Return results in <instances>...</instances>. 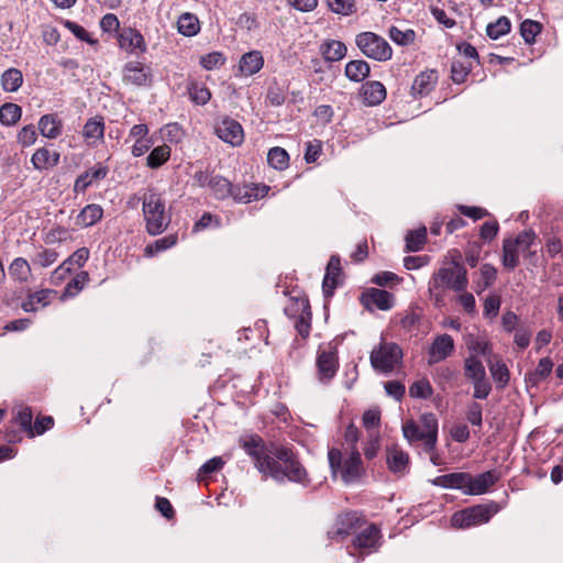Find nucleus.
I'll return each instance as SVG.
<instances>
[{
    "instance_id": "obj_27",
    "label": "nucleus",
    "mask_w": 563,
    "mask_h": 563,
    "mask_svg": "<svg viewBox=\"0 0 563 563\" xmlns=\"http://www.w3.org/2000/svg\"><path fill=\"white\" fill-rule=\"evenodd\" d=\"M519 253L520 249L512 242L511 238L504 240L501 262L506 269L512 271L519 265Z\"/></svg>"
},
{
    "instance_id": "obj_17",
    "label": "nucleus",
    "mask_w": 563,
    "mask_h": 563,
    "mask_svg": "<svg viewBox=\"0 0 563 563\" xmlns=\"http://www.w3.org/2000/svg\"><path fill=\"white\" fill-rule=\"evenodd\" d=\"M341 274V262L338 255H332L327 265L322 288L325 296H331L338 286V277Z\"/></svg>"
},
{
    "instance_id": "obj_22",
    "label": "nucleus",
    "mask_w": 563,
    "mask_h": 563,
    "mask_svg": "<svg viewBox=\"0 0 563 563\" xmlns=\"http://www.w3.org/2000/svg\"><path fill=\"white\" fill-rule=\"evenodd\" d=\"M320 52L327 62H338L345 57L347 48L341 41L328 40L321 44Z\"/></svg>"
},
{
    "instance_id": "obj_14",
    "label": "nucleus",
    "mask_w": 563,
    "mask_h": 563,
    "mask_svg": "<svg viewBox=\"0 0 563 563\" xmlns=\"http://www.w3.org/2000/svg\"><path fill=\"white\" fill-rule=\"evenodd\" d=\"M498 479L499 475H497L495 471L484 472L476 477L471 475V481L467 483L466 495L485 494Z\"/></svg>"
},
{
    "instance_id": "obj_21",
    "label": "nucleus",
    "mask_w": 563,
    "mask_h": 563,
    "mask_svg": "<svg viewBox=\"0 0 563 563\" xmlns=\"http://www.w3.org/2000/svg\"><path fill=\"white\" fill-rule=\"evenodd\" d=\"M360 517L356 512H344L338 517L336 520V529L334 531L329 532L331 538L335 537H345L352 530L356 529L360 523Z\"/></svg>"
},
{
    "instance_id": "obj_10",
    "label": "nucleus",
    "mask_w": 563,
    "mask_h": 563,
    "mask_svg": "<svg viewBox=\"0 0 563 563\" xmlns=\"http://www.w3.org/2000/svg\"><path fill=\"white\" fill-rule=\"evenodd\" d=\"M361 302L366 309L375 306L379 310L386 311L394 307V296L383 289L369 288L362 294Z\"/></svg>"
},
{
    "instance_id": "obj_61",
    "label": "nucleus",
    "mask_w": 563,
    "mask_h": 563,
    "mask_svg": "<svg viewBox=\"0 0 563 563\" xmlns=\"http://www.w3.org/2000/svg\"><path fill=\"white\" fill-rule=\"evenodd\" d=\"M401 278L391 272H380L372 278V283L380 287L398 284Z\"/></svg>"
},
{
    "instance_id": "obj_57",
    "label": "nucleus",
    "mask_w": 563,
    "mask_h": 563,
    "mask_svg": "<svg viewBox=\"0 0 563 563\" xmlns=\"http://www.w3.org/2000/svg\"><path fill=\"white\" fill-rule=\"evenodd\" d=\"M58 253L52 249H45L38 252L32 260L33 264L41 267H48L57 261Z\"/></svg>"
},
{
    "instance_id": "obj_7",
    "label": "nucleus",
    "mask_w": 563,
    "mask_h": 563,
    "mask_svg": "<svg viewBox=\"0 0 563 563\" xmlns=\"http://www.w3.org/2000/svg\"><path fill=\"white\" fill-rule=\"evenodd\" d=\"M369 358L375 369L388 373L401 361L402 351L396 343H382L371 352Z\"/></svg>"
},
{
    "instance_id": "obj_54",
    "label": "nucleus",
    "mask_w": 563,
    "mask_h": 563,
    "mask_svg": "<svg viewBox=\"0 0 563 563\" xmlns=\"http://www.w3.org/2000/svg\"><path fill=\"white\" fill-rule=\"evenodd\" d=\"M89 280L87 272L78 273L66 286L64 296H75L77 292L84 289L85 285Z\"/></svg>"
},
{
    "instance_id": "obj_29",
    "label": "nucleus",
    "mask_w": 563,
    "mask_h": 563,
    "mask_svg": "<svg viewBox=\"0 0 563 563\" xmlns=\"http://www.w3.org/2000/svg\"><path fill=\"white\" fill-rule=\"evenodd\" d=\"M421 429L427 435V451H433L438 438V420L432 413H426L421 417Z\"/></svg>"
},
{
    "instance_id": "obj_6",
    "label": "nucleus",
    "mask_w": 563,
    "mask_h": 563,
    "mask_svg": "<svg viewBox=\"0 0 563 563\" xmlns=\"http://www.w3.org/2000/svg\"><path fill=\"white\" fill-rule=\"evenodd\" d=\"M499 511V506L495 503L488 505H476L460 511H456L451 523L455 528H470L489 521L493 515Z\"/></svg>"
},
{
    "instance_id": "obj_35",
    "label": "nucleus",
    "mask_w": 563,
    "mask_h": 563,
    "mask_svg": "<svg viewBox=\"0 0 563 563\" xmlns=\"http://www.w3.org/2000/svg\"><path fill=\"white\" fill-rule=\"evenodd\" d=\"M210 189L217 199L222 200L230 196L233 198L235 187H233L227 178L220 175H214L210 185Z\"/></svg>"
},
{
    "instance_id": "obj_11",
    "label": "nucleus",
    "mask_w": 563,
    "mask_h": 563,
    "mask_svg": "<svg viewBox=\"0 0 563 563\" xmlns=\"http://www.w3.org/2000/svg\"><path fill=\"white\" fill-rule=\"evenodd\" d=\"M123 80L135 86H151L153 76L150 67L141 63H129L124 67Z\"/></svg>"
},
{
    "instance_id": "obj_24",
    "label": "nucleus",
    "mask_w": 563,
    "mask_h": 563,
    "mask_svg": "<svg viewBox=\"0 0 563 563\" xmlns=\"http://www.w3.org/2000/svg\"><path fill=\"white\" fill-rule=\"evenodd\" d=\"M35 169L43 170L56 166L59 162V153L51 152L45 147L38 148L31 158Z\"/></svg>"
},
{
    "instance_id": "obj_30",
    "label": "nucleus",
    "mask_w": 563,
    "mask_h": 563,
    "mask_svg": "<svg viewBox=\"0 0 563 563\" xmlns=\"http://www.w3.org/2000/svg\"><path fill=\"white\" fill-rule=\"evenodd\" d=\"M371 67L367 62L363 59L351 60L345 65V76L355 82L363 81L368 77Z\"/></svg>"
},
{
    "instance_id": "obj_33",
    "label": "nucleus",
    "mask_w": 563,
    "mask_h": 563,
    "mask_svg": "<svg viewBox=\"0 0 563 563\" xmlns=\"http://www.w3.org/2000/svg\"><path fill=\"white\" fill-rule=\"evenodd\" d=\"M464 375L472 383L487 377L483 363L474 355L464 360Z\"/></svg>"
},
{
    "instance_id": "obj_55",
    "label": "nucleus",
    "mask_w": 563,
    "mask_h": 563,
    "mask_svg": "<svg viewBox=\"0 0 563 563\" xmlns=\"http://www.w3.org/2000/svg\"><path fill=\"white\" fill-rule=\"evenodd\" d=\"M497 277V269L492 264H484L481 267L482 284H478L477 292H481L493 285Z\"/></svg>"
},
{
    "instance_id": "obj_2",
    "label": "nucleus",
    "mask_w": 563,
    "mask_h": 563,
    "mask_svg": "<svg viewBox=\"0 0 563 563\" xmlns=\"http://www.w3.org/2000/svg\"><path fill=\"white\" fill-rule=\"evenodd\" d=\"M468 285L467 271L453 260L449 267H441L429 282V291L437 306L442 305L445 289L464 291Z\"/></svg>"
},
{
    "instance_id": "obj_32",
    "label": "nucleus",
    "mask_w": 563,
    "mask_h": 563,
    "mask_svg": "<svg viewBox=\"0 0 563 563\" xmlns=\"http://www.w3.org/2000/svg\"><path fill=\"white\" fill-rule=\"evenodd\" d=\"M177 30L184 36H194L200 31L198 18L189 12L183 13L177 21Z\"/></svg>"
},
{
    "instance_id": "obj_34",
    "label": "nucleus",
    "mask_w": 563,
    "mask_h": 563,
    "mask_svg": "<svg viewBox=\"0 0 563 563\" xmlns=\"http://www.w3.org/2000/svg\"><path fill=\"white\" fill-rule=\"evenodd\" d=\"M88 258L89 250L87 247L78 249L55 271V274L69 273L73 266L81 267Z\"/></svg>"
},
{
    "instance_id": "obj_41",
    "label": "nucleus",
    "mask_w": 563,
    "mask_h": 563,
    "mask_svg": "<svg viewBox=\"0 0 563 563\" xmlns=\"http://www.w3.org/2000/svg\"><path fill=\"white\" fill-rule=\"evenodd\" d=\"M120 44L122 47L126 49L133 48H145L144 38L139 31L129 29L121 33L120 35Z\"/></svg>"
},
{
    "instance_id": "obj_40",
    "label": "nucleus",
    "mask_w": 563,
    "mask_h": 563,
    "mask_svg": "<svg viewBox=\"0 0 563 563\" xmlns=\"http://www.w3.org/2000/svg\"><path fill=\"white\" fill-rule=\"evenodd\" d=\"M23 82V75L16 68H10L2 74L1 84L5 91H16Z\"/></svg>"
},
{
    "instance_id": "obj_49",
    "label": "nucleus",
    "mask_w": 563,
    "mask_h": 563,
    "mask_svg": "<svg viewBox=\"0 0 563 563\" xmlns=\"http://www.w3.org/2000/svg\"><path fill=\"white\" fill-rule=\"evenodd\" d=\"M511 23L508 18L500 16L496 22L489 23L486 27L487 35L497 40L500 36L507 34L510 32Z\"/></svg>"
},
{
    "instance_id": "obj_51",
    "label": "nucleus",
    "mask_w": 563,
    "mask_h": 563,
    "mask_svg": "<svg viewBox=\"0 0 563 563\" xmlns=\"http://www.w3.org/2000/svg\"><path fill=\"white\" fill-rule=\"evenodd\" d=\"M388 35L398 45L407 46L412 44L416 37V33L408 29L406 31H401L397 26H391L388 31Z\"/></svg>"
},
{
    "instance_id": "obj_63",
    "label": "nucleus",
    "mask_w": 563,
    "mask_h": 563,
    "mask_svg": "<svg viewBox=\"0 0 563 563\" xmlns=\"http://www.w3.org/2000/svg\"><path fill=\"white\" fill-rule=\"evenodd\" d=\"M536 239V234L531 230L520 232L512 242L523 252L528 251Z\"/></svg>"
},
{
    "instance_id": "obj_13",
    "label": "nucleus",
    "mask_w": 563,
    "mask_h": 563,
    "mask_svg": "<svg viewBox=\"0 0 563 563\" xmlns=\"http://www.w3.org/2000/svg\"><path fill=\"white\" fill-rule=\"evenodd\" d=\"M269 191V187L264 184H251L243 187H235L233 199L240 203H249L253 200L264 198Z\"/></svg>"
},
{
    "instance_id": "obj_43",
    "label": "nucleus",
    "mask_w": 563,
    "mask_h": 563,
    "mask_svg": "<svg viewBox=\"0 0 563 563\" xmlns=\"http://www.w3.org/2000/svg\"><path fill=\"white\" fill-rule=\"evenodd\" d=\"M552 367L553 362L549 357L541 358L536 369L528 375L527 380L532 385H538L550 375Z\"/></svg>"
},
{
    "instance_id": "obj_46",
    "label": "nucleus",
    "mask_w": 563,
    "mask_h": 563,
    "mask_svg": "<svg viewBox=\"0 0 563 563\" xmlns=\"http://www.w3.org/2000/svg\"><path fill=\"white\" fill-rule=\"evenodd\" d=\"M267 162L275 169L283 170L288 167L289 156L286 150L276 146L269 150Z\"/></svg>"
},
{
    "instance_id": "obj_50",
    "label": "nucleus",
    "mask_w": 563,
    "mask_h": 563,
    "mask_svg": "<svg viewBox=\"0 0 563 563\" xmlns=\"http://www.w3.org/2000/svg\"><path fill=\"white\" fill-rule=\"evenodd\" d=\"M542 25L533 20L527 19L520 24V34L527 44L534 42L536 36L541 32Z\"/></svg>"
},
{
    "instance_id": "obj_38",
    "label": "nucleus",
    "mask_w": 563,
    "mask_h": 563,
    "mask_svg": "<svg viewBox=\"0 0 563 563\" xmlns=\"http://www.w3.org/2000/svg\"><path fill=\"white\" fill-rule=\"evenodd\" d=\"M170 157V147L166 144L154 147L146 158L150 168H158Z\"/></svg>"
},
{
    "instance_id": "obj_39",
    "label": "nucleus",
    "mask_w": 563,
    "mask_h": 563,
    "mask_svg": "<svg viewBox=\"0 0 563 563\" xmlns=\"http://www.w3.org/2000/svg\"><path fill=\"white\" fill-rule=\"evenodd\" d=\"M104 123L102 118H91L84 125L82 135L87 140H101L103 139Z\"/></svg>"
},
{
    "instance_id": "obj_16",
    "label": "nucleus",
    "mask_w": 563,
    "mask_h": 563,
    "mask_svg": "<svg viewBox=\"0 0 563 563\" xmlns=\"http://www.w3.org/2000/svg\"><path fill=\"white\" fill-rule=\"evenodd\" d=\"M361 96L366 106H377L386 98V88L380 81H367L362 86Z\"/></svg>"
},
{
    "instance_id": "obj_36",
    "label": "nucleus",
    "mask_w": 563,
    "mask_h": 563,
    "mask_svg": "<svg viewBox=\"0 0 563 563\" xmlns=\"http://www.w3.org/2000/svg\"><path fill=\"white\" fill-rule=\"evenodd\" d=\"M487 365L494 380L499 384L500 388L505 387L510 377L509 369L506 364L501 360L497 358L494 361L489 360Z\"/></svg>"
},
{
    "instance_id": "obj_47",
    "label": "nucleus",
    "mask_w": 563,
    "mask_h": 563,
    "mask_svg": "<svg viewBox=\"0 0 563 563\" xmlns=\"http://www.w3.org/2000/svg\"><path fill=\"white\" fill-rule=\"evenodd\" d=\"M187 90L190 99L197 104L203 106L211 98L210 90L205 85H200L196 81L190 82L187 87Z\"/></svg>"
},
{
    "instance_id": "obj_15",
    "label": "nucleus",
    "mask_w": 563,
    "mask_h": 563,
    "mask_svg": "<svg viewBox=\"0 0 563 563\" xmlns=\"http://www.w3.org/2000/svg\"><path fill=\"white\" fill-rule=\"evenodd\" d=\"M317 367L321 380L331 379L338 369V356L333 351H321L317 357Z\"/></svg>"
},
{
    "instance_id": "obj_20",
    "label": "nucleus",
    "mask_w": 563,
    "mask_h": 563,
    "mask_svg": "<svg viewBox=\"0 0 563 563\" xmlns=\"http://www.w3.org/2000/svg\"><path fill=\"white\" fill-rule=\"evenodd\" d=\"M53 294L54 291L49 289H42L40 291L30 294L22 302L21 307L26 312H35L38 309L49 305Z\"/></svg>"
},
{
    "instance_id": "obj_4",
    "label": "nucleus",
    "mask_w": 563,
    "mask_h": 563,
    "mask_svg": "<svg viewBox=\"0 0 563 563\" xmlns=\"http://www.w3.org/2000/svg\"><path fill=\"white\" fill-rule=\"evenodd\" d=\"M143 216L146 232L150 235H158L164 232L170 223V214L166 211L165 199L161 194L148 190L143 196Z\"/></svg>"
},
{
    "instance_id": "obj_52",
    "label": "nucleus",
    "mask_w": 563,
    "mask_h": 563,
    "mask_svg": "<svg viewBox=\"0 0 563 563\" xmlns=\"http://www.w3.org/2000/svg\"><path fill=\"white\" fill-rule=\"evenodd\" d=\"M329 9L338 14L350 15L356 11L355 0H327Z\"/></svg>"
},
{
    "instance_id": "obj_3",
    "label": "nucleus",
    "mask_w": 563,
    "mask_h": 563,
    "mask_svg": "<svg viewBox=\"0 0 563 563\" xmlns=\"http://www.w3.org/2000/svg\"><path fill=\"white\" fill-rule=\"evenodd\" d=\"M328 459L332 475H340L346 485L358 482L365 474L361 454L355 448H351L345 457L339 449L333 448L329 451Z\"/></svg>"
},
{
    "instance_id": "obj_42",
    "label": "nucleus",
    "mask_w": 563,
    "mask_h": 563,
    "mask_svg": "<svg viewBox=\"0 0 563 563\" xmlns=\"http://www.w3.org/2000/svg\"><path fill=\"white\" fill-rule=\"evenodd\" d=\"M9 274L18 282H26L31 274V268L25 258L18 257L9 266Z\"/></svg>"
},
{
    "instance_id": "obj_37",
    "label": "nucleus",
    "mask_w": 563,
    "mask_h": 563,
    "mask_svg": "<svg viewBox=\"0 0 563 563\" xmlns=\"http://www.w3.org/2000/svg\"><path fill=\"white\" fill-rule=\"evenodd\" d=\"M406 251L407 252H418L420 251L427 241V229L422 227L420 229L409 231L406 236Z\"/></svg>"
},
{
    "instance_id": "obj_28",
    "label": "nucleus",
    "mask_w": 563,
    "mask_h": 563,
    "mask_svg": "<svg viewBox=\"0 0 563 563\" xmlns=\"http://www.w3.org/2000/svg\"><path fill=\"white\" fill-rule=\"evenodd\" d=\"M103 216V210L99 205H88L86 206L77 216L76 223L79 227L87 228L91 227L101 220Z\"/></svg>"
},
{
    "instance_id": "obj_5",
    "label": "nucleus",
    "mask_w": 563,
    "mask_h": 563,
    "mask_svg": "<svg viewBox=\"0 0 563 563\" xmlns=\"http://www.w3.org/2000/svg\"><path fill=\"white\" fill-rule=\"evenodd\" d=\"M357 48L368 58L377 62L389 60L393 56V49L389 43L380 35L374 32H361L355 36Z\"/></svg>"
},
{
    "instance_id": "obj_8",
    "label": "nucleus",
    "mask_w": 563,
    "mask_h": 563,
    "mask_svg": "<svg viewBox=\"0 0 563 563\" xmlns=\"http://www.w3.org/2000/svg\"><path fill=\"white\" fill-rule=\"evenodd\" d=\"M242 448L246 454L253 459L254 465L258 472L263 474L266 467L261 466V464H266V462H269L274 452H269L266 449L263 440L258 435H252L247 440H244Z\"/></svg>"
},
{
    "instance_id": "obj_9",
    "label": "nucleus",
    "mask_w": 563,
    "mask_h": 563,
    "mask_svg": "<svg viewBox=\"0 0 563 563\" xmlns=\"http://www.w3.org/2000/svg\"><path fill=\"white\" fill-rule=\"evenodd\" d=\"M216 133L222 141L233 146L240 145L244 139L242 125L230 118L223 119L216 126Z\"/></svg>"
},
{
    "instance_id": "obj_1",
    "label": "nucleus",
    "mask_w": 563,
    "mask_h": 563,
    "mask_svg": "<svg viewBox=\"0 0 563 563\" xmlns=\"http://www.w3.org/2000/svg\"><path fill=\"white\" fill-rule=\"evenodd\" d=\"M266 467L263 476L272 477L278 483H284L286 479L307 486L310 483L307 470L300 463L298 457L286 448H278L273 453L269 462L261 464Z\"/></svg>"
},
{
    "instance_id": "obj_48",
    "label": "nucleus",
    "mask_w": 563,
    "mask_h": 563,
    "mask_svg": "<svg viewBox=\"0 0 563 563\" xmlns=\"http://www.w3.org/2000/svg\"><path fill=\"white\" fill-rule=\"evenodd\" d=\"M404 437L409 441H423L424 449L427 450V435L419 424L415 421H406L402 426Z\"/></svg>"
},
{
    "instance_id": "obj_25",
    "label": "nucleus",
    "mask_w": 563,
    "mask_h": 563,
    "mask_svg": "<svg viewBox=\"0 0 563 563\" xmlns=\"http://www.w3.org/2000/svg\"><path fill=\"white\" fill-rule=\"evenodd\" d=\"M62 121L55 114H45L38 121V129L43 136L56 139L62 133Z\"/></svg>"
},
{
    "instance_id": "obj_58",
    "label": "nucleus",
    "mask_w": 563,
    "mask_h": 563,
    "mask_svg": "<svg viewBox=\"0 0 563 563\" xmlns=\"http://www.w3.org/2000/svg\"><path fill=\"white\" fill-rule=\"evenodd\" d=\"M225 62L224 56L220 52H212L203 55L200 58V64L203 68L211 70L222 66Z\"/></svg>"
},
{
    "instance_id": "obj_59",
    "label": "nucleus",
    "mask_w": 563,
    "mask_h": 563,
    "mask_svg": "<svg viewBox=\"0 0 563 563\" xmlns=\"http://www.w3.org/2000/svg\"><path fill=\"white\" fill-rule=\"evenodd\" d=\"M266 98L272 106L279 107L285 102L286 95L284 89L277 82H274L268 87Z\"/></svg>"
},
{
    "instance_id": "obj_44",
    "label": "nucleus",
    "mask_w": 563,
    "mask_h": 563,
    "mask_svg": "<svg viewBox=\"0 0 563 563\" xmlns=\"http://www.w3.org/2000/svg\"><path fill=\"white\" fill-rule=\"evenodd\" d=\"M177 241L178 238L176 234L164 236L146 245L144 253L146 256H154L155 254L162 251L173 247L174 245H176Z\"/></svg>"
},
{
    "instance_id": "obj_19",
    "label": "nucleus",
    "mask_w": 563,
    "mask_h": 563,
    "mask_svg": "<svg viewBox=\"0 0 563 563\" xmlns=\"http://www.w3.org/2000/svg\"><path fill=\"white\" fill-rule=\"evenodd\" d=\"M471 481L468 473H451L438 476L434 484L444 488L462 489L466 494L467 483Z\"/></svg>"
},
{
    "instance_id": "obj_12",
    "label": "nucleus",
    "mask_w": 563,
    "mask_h": 563,
    "mask_svg": "<svg viewBox=\"0 0 563 563\" xmlns=\"http://www.w3.org/2000/svg\"><path fill=\"white\" fill-rule=\"evenodd\" d=\"M453 351L454 341L451 335L442 334L437 336L429 350V364L445 360Z\"/></svg>"
},
{
    "instance_id": "obj_62",
    "label": "nucleus",
    "mask_w": 563,
    "mask_h": 563,
    "mask_svg": "<svg viewBox=\"0 0 563 563\" xmlns=\"http://www.w3.org/2000/svg\"><path fill=\"white\" fill-rule=\"evenodd\" d=\"M467 421L474 427H482V406L478 402H471L466 411Z\"/></svg>"
},
{
    "instance_id": "obj_60",
    "label": "nucleus",
    "mask_w": 563,
    "mask_h": 563,
    "mask_svg": "<svg viewBox=\"0 0 563 563\" xmlns=\"http://www.w3.org/2000/svg\"><path fill=\"white\" fill-rule=\"evenodd\" d=\"M15 419L24 431H27L31 437H34V432H33V428H32L33 427V424H32L33 413H32L31 408H29V407L21 408L18 411Z\"/></svg>"
},
{
    "instance_id": "obj_18",
    "label": "nucleus",
    "mask_w": 563,
    "mask_h": 563,
    "mask_svg": "<svg viewBox=\"0 0 563 563\" xmlns=\"http://www.w3.org/2000/svg\"><path fill=\"white\" fill-rule=\"evenodd\" d=\"M438 80L437 73L434 70L422 71L418 76H416L412 86L411 92L415 97H422L428 95L435 86Z\"/></svg>"
},
{
    "instance_id": "obj_23",
    "label": "nucleus",
    "mask_w": 563,
    "mask_h": 563,
    "mask_svg": "<svg viewBox=\"0 0 563 563\" xmlns=\"http://www.w3.org/2000/svg\"><path fill=\"white\" fill-rule=\"evenodd\" d=\"M264 58L258 51H251L242 55L240 59V70L246 76L256 74L262 69Z\"/></svg>"
},
{
    "instance_id": "obj_64",
    "label": "nucleus",
    "mask_w": 563,
    "mask_h": 563,
    "mask_svg": "<svg viewBox=\"0 0 563 563\" xmlns=\"http://www.w3.org/2000/svg\"><path fill=\"white\" fill-rule=\"evenodd\" d=\"M474 393L473 397L475 399H486L492 390V385L487 377H484L479 380L473 382Z\"/></svg>"
},
{
    "instance_id": "obj_31",
    "label": "nucleus",
    "mask_w": 563,
    "mask_h": 563,
    "mask_svg": "<svg viewBox=\"0 0 563 563\" xmlns=\"http://www.w3.org/2000/svg\"><path fill=\"white\" fill-rule=\"evenodd\" d=\"M379 530L371 525L361 531L353 540V544L357 549H372L376 545Z\"/></svg>"
},
{
    "instance_id": "obj_56",
    "label": "nucleus",
    "mask_w": 563,
    "mask_h": 563,
    "mask_svg": "<svg viewBox=\"0 0 563 563\" xmlns=\"http://www.w3.org/2000/svg\"><path fill=\"white\" fill-rule=\"evenodd\" d=\"M409 394L413 398L426 399L432 395V386L427 379L417 380L409 387Z\"/></svg>"
},
{
    "instance_id": "obj_26",
    "label": "nucleus",
    "mask_w": 563,
    "mask_h": 563,
    "mask_svg": "<svg viewBox=\"0 0 563 563\" xmlns=\"http://www.w3.org/2000/svg\"><path fill=\"white\" fill-rule=\"evenodd\" d=\"M409 456L406 452L393 446L387 450V465L393 473H402L407 468Z\"/></svg>"
},
{
    "instance_id": "obj_45",
    "label": "nucleus",
    "mask_w": 563,
    "mask_h": 563,
    "mask_svg": "<svg viewBox=\"0 0 563 563\" xmlns=\"http://www.w3.org/2000/svg\"><path fill=\"white\" fill-rule=\"evenodd\" d=\"M22 114V109L15 103H4L0 108V122L4 125L15 124Z\"/></svg>"
},
{
    "instance_id": "obj_53",
    "label": "nucleus",
    "mask_w": 563,
    "mask_h": 563,
    "mask_svg": "<svg viewBox=\"0 0 563 563\" xmlns=\"http://www.w3.org/2000/svg\"><path fill=\"white\" fill-rule=\"evenodd\" d=\"M472 69L471 63H463L461 60H453L451 65V78L455 84H462L465 81L467 75Z\"/></svg>"
}]
</instances>
